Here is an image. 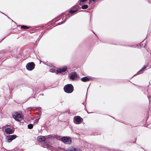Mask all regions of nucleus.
Masks as SVG:
<instances>
[{
  "mask_svg": "<svg viewBox=\"0 0 151 151\" xmlns=\"http://www.w3.org/2000/svg\"><path fill=\"white\" fill-rule=\"evenodd\" d=\"M27 69L29 70H31L35 68V64L33 62L28 63L26 66Z\"/></svg>",
  "mask_w": 151,
  "mask_h": 151,
  "instance_id": "nucleus-5",
  "label": "nucleus"
},
{
  "mask_svg": "<svg viewBox=\"0 0 151 151\" xmlns=\"http://www.w3.org/2000/svg\"><path fill=\"white\" fill-rule=\"evenodd\" d=\"M67 68L66 67H64L63 68L58 69L57 71V73H61L62 72H65L66 71Z\"/></svg>",
  "mask_w": 151,
  "mask_h": 151,
  "instance_id": "nucleus-9",
  "label": "nucleus"
},
{
  "mask_svg": "<svg viewBox=\"0 0 151 151\" xmlns=\"http://www.w3.org/2000/svg\"><path fill=\"white\" fill-rule=\"evenodd\" d=\"M70 78L71 79H74L78 78V76L76 73H71L69 75Z\"/></svg>",
  "mask_w": 151,
  "mask_h": 151,
  "instance_id": "nucleus-7",
  "label": "nucleus"
},
{
  "mask_svg": "<svg viewBox=\"0 0 151 151\" xmlns=\"http://www.w3.org/2000/svg\"><path fill=\"white\" fill-rule=\"evenodd\" d=\"M68 150L70 151H82L80 149L73 146L70 147Z\"/></svg>",
  "mask_w": 151,
  "mask_h": 151,
  "instance_id": "nucleus-8",
  "label": "nucleus"
},
{
  "mask_svg": "<svg viewBox=\"0 0 151 151\" xmlns=\"http://www.w3.org/2000/svg\"><path fill=\"white\" fill-rule=\"evenodd\" d=\"M88 6L87 5L85 4L82 6V8L83 9H86L88 8Z\"/></svg>",
  "mask_w": 151,
  "mask_h": 151,
  "instance_id": "nucleus-16",
  "label": "nucleus"
},
{
  "mask_svg": "<svg viewBox=\"0 0 151 151\" xmlns=\"http://www.w3.org/2000/svg\"><path fill=\"white\" fill-rule=\"evenodd\" d=\"M96 0H90L89 3H91L92 1H95Z\"/></svg>",
  "mask_w": 151,
  "mask_h": 151,
  "instance_id": "nucleus-21",
  "label": "nucleus"
},
{
  "mask_svg": "<svg viewBox=\"0 0 151 151\" xmlns=\"http://www.w3.org/2000/svg\"><path fill=\"white\" fill-rule=\"evenodd\" d=\"M65 91L68 93H71L73 90V87L71 84H68L66 85L64 87Z\"/></svg>",
  "mask_w": 151,
  "mask_h": 151,
  "instance_id": "nucleus-2",
  "label": "nucleus"
},
{
  "mask_svg": "<svg viewBox=\"0 0 151 151\" xmlns=\"http://www.w3.org/2000/svg\"><path fill=\"white\" fill-rule=\"evenodd\" d=\"M44 147L47 148L48 149H52V147L46 143H45V144L43 146Z\"/></svg>",
  "mask_w": 151,
  "mask_h": 151,
  "instance_id": "nucleus-14",
  "label": "nucleus"
},
{
  "mask_svg": "<svg viewBox=\"0 0 151 151\" xmlns=\"http://www.w3.org/2000/svg\"><path fill=\"white\" fill-rule=\"evenodd\" d=\"M145 66H143V67H142V70H141L139 71V72H141L142 70H143V69H145Z\"/></svg>",
  "mask_w": 151,
  "mask_h": 151,
  "instance_id": "nucleus-19",
  "label": "nucleus"
},
{
  "mask_svg": "<svg viewBox=\"0 0 151 151\" xmlns=\"http://www.w3.org/2000/svg\"><path fill=\"white\" fill-rule=\"evenodd\" d=\"M5 132L7 133L11 134L13 132V131L12 129L10 128H8L5 129Z\"/></svg>",
  "mask_w": 151,
  "mask_h": 151,
  "instance_id": "nucleus-13",
  "label": "nucleus"
},
{
  "mask_svg": "<svg viewBox=\"0 0 151 151\" xmlns=\"http://www.w3.org/2000/svg\"><path fill=\"white\" fill-rule=\"evenodd\" d=\"M57 70H58V69H56L55 68H53L50 69V72H52V73L55 72V73H56L57 74L58 73H57Z\"/></svg>",
  "mask_w": 151,
  "mask_h": 151,
  "instance_id": "nucleus-15",
  "label": "nucleus"
},
{
  "mask_svg": "<svg viewBox=\"0 0 151 151\" xmlns=\"http://www.w3.org/2000/svg\"><path fill=\"white\" fill-rule=\"evenodd\" d=\"M38 120L39 119H36L35 121L36 122H37L38 121Z\"/></svg>",
  "mask_w": 151,
  "mask_h": 151,
  "instance_id": "nucleus-23",
  "label": "nucleus"
},
{
  "mask_svg": "<svg viewBox=\"0 0 151 151\" xmlns=\"http://www.w3.org/2000/svg\"><path fill=\"white\" fill-rule=\"evenodd\" d=\"M83 119L79 116H76L73 119V122L76 124H80L83 122Z\"/></svg>",
  "mask_w": 151,
  "mask_h": 151,
  "instance_id": "nucleus-4",
  "label": "nucleus"
},
{
  "mask_svg": "<svg viewBox=\"0 0 151 151\" xmlns=\"http://www.w3.org/2000/svg\"><path fill=\"white\" fill-rule=\"evenodd\" d=\"M37 140L40 142L45 141V138L44 136H40L37 137Z\"/></svg>",
  "mask_w": 151,
  "mask_h": 151,
  "instance_id": "nucleus-12",
  "label": "nucleus"
},
{
  "mask_svg": "<svg viewBox=\"0 0 151 151\" xmlns=\"http://www.w3.org/2000/svg\"><path fill=\"white\" fill-rule=\"evenodd\" d=\"M79 7V6L78 5L76 6H75L73 8H72V9H71L70 11L69 12L71 13H73L77 11Z\"/></svg>",
  "mask_w": 151,
  "mask_h": 151,
  "instance_id": "nucleus-10",
  "label": "nucleus"
},
{
  "mask_svg": "<svg viewBox=\"0 0 151 151\" xmlns=\"http://www.w3.org/2000/svg\"><path fill=\"white\" fill-rule=\"evenodd\" d=\"M21 28L22 29H27L29 28L28 27L24 25H22L21 27Z\"/></svg>",
  "mask_w": 151,
  "mask_h": 151,
  "instance_id": "nucleus-17",
  "label": "nucleus"
},
{
  "mask_svg": "<svg viewBox=\"0 0 151 151\" xmlns=\"http://www.w3.org/2000/svg\"><path fill=\"white\" fill-rule=\"evenodd\" d=\"M16 136L15 135H10L7 137L8 142H11L12 140L15 139L16 138Z\"/></svg>",
  "mask_w": 151,
  "mask_h": 151,
  "instance_id": "nucleus-6",
  "label": "nucleus"
},
{
  "mask_svg": "<svg viewBox=\"0 0 151 151\" xmlns=\"http://www.w3.org/2000/svg\"><path fill=\"white\" fill-rule=\"evenodd\" d=\"M87 0H80V2H84L85 1H86Z\"/></svg>",
  "mask_w": 151,
  "mask_h": 151,
  "instance_id": "nucleus-22",
  "label": "nucleus"
},
{
  "mask_svg": "<svg viewBox=\"0 0 151 151\" xmlns=\"http://www.w3.org/2000/svg\"><path fill=\"white\" fill-rule=\"evenodd\" d=\"M91 78L90 76H86L82 78L81 80L83 82H86L90 81Z\"/></svg>",
  "mask_w": 151,
  "mask_h": 151,
  "instance_id": "nucleus-11",
  "label": "nucleus"
},
{
  "mask_svg": "<svg viewBox=\"0 0 151 151\" xmlns=\"http://www.w3.org/2000/svg\"><path fill=\"white\" fill-rule=\"evenodd\" d=\"M33 125L32 124H29L28 125V127L29 129H31L33 127Z\"/></svg>",
  "mask_w": 151,
  "mask_h": 151,
  "instance_id": "nucleus-18",
  "label": "nucleus"
},
{
  "mask_svg": "<svg viewBox=\"0 0 151 151\" xmlns=\"http://www.w3.org/2000/svg\"><path fill=\"white\" fill-rule=\"evenodd\" d=\"M57 138L58 139L61 141V138H60V137H57Z\"/></svg>",
  "mask_w": 151,
  "mask_h": 151,
  "instance_id": "nucleus-20",
  "label": "nucleus"
},
{
  "mask_svg": "<svg viewBox=\"0 0 151 151\" xmlns=\"http://www.w3.org/2000/svg\"><path fill=\"white\" fill-rule=\"evenodd\" d=\"M13 118L16 121H21L23 119L22 114L18 112H15L13 114Z\"/></svg>",
  "mask_w": 151,
  "mask_h": 151,
  "instance_id": "nucleus-1",
  "label": "nucleus"
},
{
  "mask_svg": "<svg viewBox=\"0 0 151 151\" xmlns=\"http://www.w3.org/2000/svg\"><path fill=\"white\" fill-rule=\"evenodd\" d=\"M61 141L63 142L65 144H70L72 142L71 138L68 137H61Z\"/></svg>",
  "mask_w": 151,
  "mask_h": 151,
  "instance_id": "nucleus-3",
  "label": "nucleus"
}]
</instances>
